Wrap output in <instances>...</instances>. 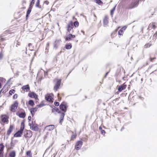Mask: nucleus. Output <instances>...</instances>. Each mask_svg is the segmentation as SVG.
I'll return each mask as SVG.
<instances>
[{"label": "nucleus", "mask_w": 157, "mask_h": 157, "mask_svg": "<svg viewBox=\"0 0 157 157\" xmlns=\"http://www.w3.org/2000/svg\"><path fill=\"white\" fill-rule=\"evenodd\" d=\"M59 108L62 111L61 113L60 117V123L61 124L62 121L63 120V117L64 115V113H65L67 110V107L65 105L64 103H62L60 104L59 106Z\"/></svg>", "instance_id": "nucleus-1"}, {"label": "nucleus", "mask_w": 157, "mask_h": 157, "mask_svg": "<svg viewBox=\"0 0 157 157\" xmlns=\"http://www.w3.org/2000/svg\"><path fill=\"white\" fill-rule=\"evenodd\" d=\"M140 0H134L130 5L128 7L129 9H132L137 7L139 4V2Z\"/></svg>", "instance_id": "nucleus-2"}, {"label": "nucleus", "mask_w": 157, "mask_h": 157, "mask_svg": "<svg viewBox=\"0 0 157 157\" xmlns=\"http://www.w3.org/2000/svg\"><path fill=\"white\" fill-rule=\"evenodd\" d=\"M54 81L56 82L55 85L54 86V90L57 91L59 88L60 85L61 80L60 79H55Z\"/></svg>", "instance_id": "nucleus-3"}, {"label": "nucleus", "mask_w": 157, "mask_h": 157, "mask_svg": "<svg viewBox=\"0 0 157 157\" xmlns=\"http://www.w3.org/2000/svg\"><path fill=\"white\" fill-rule=\"evenodd\" d=\"M18 103L17 101H15L14 103L11 105L10 108V110L14 112L15 111L16 109L17 108Z\"/></svg>", "instance_id": "nucleus-4"}, {"label": "nucleus", "mask_w": 157, "mask_h": 157, "mask_svg": "<svg viewBox=\"0 0 157 157\" xmlns=\"http://www.w3.org/2000/svg\"><path fill=\"white\" fill-rule=\"evenodd\" d=\"M29 125L30 126L31 128L34 131H37L38 129V127L37 126L36 124H33V123H32V124H31L30 123H29Z\"/></svg>", "instance_id": "nucleus-5"}, {"label": "nucleus", "mask_w": 157, "mask_h": 157, "mask_svg": "<svg viewBox=\"0 0 157 157\" xmlns=\"http://www.w3.org/2000/svg\"><path fill=\"white\" fill-rule=\"evenodd\" d=\"M82 144V141L80 140L78 141L75 144V148L76 150H78L79 149Z\"/></svg>", "instance_id": "nucleus-6"}, {"label": "nucleus", "mask_w": 157, "mask_h": 157, "mask_svg": "<svg viewBox=\"0 0 157 157\" xmlns=\"http://www.w3.org/2000/svg\"><path fill=\"white\" fill-rule=\"evenodd\" d=\"M127 87V85L126 83H124L123 85L120 86L118 87V91L119 92H121L123 90H124Z\"/></svg>", "instance_id": "nucleus-7"}, {"label": "nucleus", "mask_w": 157, "mask_h": 157, "mask_svg": "<svg viewBox=\"0 0 157 157\" xmlns=\"http://www.w3.org/2000/svg\"><path fill=\"white\" fill-rule=\"evenodd\" d=\"M52 107V112L54 113L55 114H56V113H60V110L56 107L53 106Z\"/></svg>", "instance_id": "nucleus-8"}, {"label": "nucleus", "mask_w": 157, "mask_h": 157, "mask_svg": "<svg viewBox=\"0 0 157 157\" xmlns=\"http://www.w3.org/2000/svg\"><path fill=\"white\" fill-rule=\"evenodd\" d=\"M127 27L126 26H124L121 28L118 32V34L120 36H122L124 33V32L125 30Z\"/></svg>", "instance_id": "nucleus-9"}, {"label": "nucleus", "mask_w": 157, "mask_h": 157, "mask_svg": "<svg viewBox=\"0 0 157 157\" xmlns=\"http://www.w3.org/2000/svg\"><path fill=\"white\" fill-rule=\"evenodd\" d=\"M23 132V131L20 129L14 134V136L15 137H21L22 134Z\"/></svg>", "instance_id": "nucleus-10"}, {"label": "nucleus", "mask_w": 157, "mask_h": 157, "mask_svg": "<svg viewBox=\"0 0 157 157\" xmlns=\"http://www.w3.org/2000/svg\"><path fill=\"white\" fill-rule=\"evenodd\" d=\"M103 23L104 26L107 25L108 23V17L107 16H105L103 19Z\"/></svg>", "instance_id": "nucleus-11"}, {"label": "nucleus", "mask_w": 157, "mask_h": 157, "mask_svg": "<svg viewBox=\"0 0 157 157\" xmlns=\"http://www.w3.org/2000/svg\"><path fill=\"white\" fill-rule=\"evenodd\" d=\"M54 128V126L52 125H51L46 126L45 128V129L46 130L49 131H51Z\"/></svg>", "instance_id": "nucleus-12"}, {"label": "nucleus", "mask_w": 157, "mask_h": 157, "mask_svg": "<svg viewBox=\"0 0 157 157\" xmlns=\"http://www.w3.org/2000/svg\"><path fill=\"white\" fill-rule=\"evenodd\" d=\"M28 95L29 97L31 98H34L36 99L38 98L37 95L33 92L29 93Z\"/></svg>", "instance_id": "nucleus-13"}, {"label": "nucleus", "mask_w": 157, "mask_h": 157, "mask_svg": "<svg viewBox=\"0 0 157 157\" xmlns=\"http://www.w3.org/2000/svg\"><path fill=\"white\" fill-rule=\"evenodd\" d=\"M61 41L60 39L56 40V41H55V43L54 44V48H57L58 46L60 44Z\"/></svg>", "instance_id": "nucleus-14"}, {"label": "nucleus", "mask_w": 157, "mask_h": 157, "mask_svg": "<svg viewBox=\"0 0 157 157\" xmlns=\"http://www.w3.org/2000/svg\"><path fill=\"white\" fill-rule=\"evenodd\" d=\"M2 121L4 122H7L8 121V119L7 116L6 115H3L2 116Z\"/></svg>", "instance_id": "nucleus-15"}, {"label": "nucleus", "mask_w": 157, "mask_h": 157, "mask_svg": "<svg viewBox=\"0 0 157 157\" xmlns=\"http://www.w3.org/2000/svg\"><path fill=\"white\" fill-rule=\"evenodd\" d=\"M22 89L24 91L28 92L30 90V87L28 85L23 86L22 87Z\"/></svg>", "instance_id": "nucleus-16"}, {"label": "nucleus", "mask_w": 157, "mask_h": 157, "mask_svg": "<svg viewBox=\"0 0 157 157\" xmlns=\"http://www.w3.org/2000/svg\"><path fill=\"white\" fill-rule=\"evenodd\" d=\"M45 99L47 101L52 102V96L50 95H47L45 96Z\"/></svg>", "instance_id": "nucleus-17"}, {"label": "nucleus", "mask_w": 157, "mask_h": 157, "mask_svg": "<svg viewBox=\"0 0 157 157\" xmlns=\"http://www.w3.org/2000/svg\"><path fill=\"white\" fill-rule=\"evenodd\" d=\"M155 28L156 26L155 25V23L154 22H152L151 23L149 24L148 29H150L151 28L155 29Z\"/></svg>", "instance_id": "nucleus-18"}, {"label": "nucleus", "mask_w": 157, "mask_h": 157, "mask_svg": "<svg viewBox=\"0 0 157 157\" xmlns=\"http://www.w3.org/2000/svg\"><path fill=\"white\" fill-rule=\"evenodd\" d=\"M32 9V7L31 6H29V8L28 9V10L27 13H26V17L27 18L28 17H29V15L30 14Z\"/></svg>", "instance_id": "nucleus-19"}, {"label": "nucleus", "mask_w": 157, "mask_h": 157, "mask_svg": "<svg viewBox=\"0 0 157 157\" xmlns=\"http://www.w3.org/2000/svg\"><path fill=\"white\" fill-rule=\"evenodd\" d=\"M13 128V125H10V126L9 128L7 131V135H9L10 134V133L12 131Z\"/></svg>", "instance_id": "nucleus-20"}, {"label": "nucleus", "mask_w": 157, "mask_h": 157, "mask_svg": "<svg viewBox=\"0 0 157 157\" xmlns=\"http://www.w3.org/2000/svg\"><path fill=\"white\" fill-rule=\"evenodd\" d=\"M26 114L25 112H21L19 114L18 116L20 118H24L25 117Z\"/></svg>", "instance_id": "nucleus-21"}, {"label": "nucleus", "mask_w": 157, "mask_h": 157, "mask_svg": "<svg viewBox=\"0 0 157 157\" xmlns=\"http://www.w3.org/2000/svg\"><path fill=\"white\" fill-rule=\"evenodd\" d=\"M116 6V5H115L113 8L110 11V15L112 17L113 16V15L114 13V12L115 10V8Z\"/></svg>", "instance_id": "nucleus-22"}, {"label": "nucleus", "mask_w": 157, "mask_h": 157, "mask_svg": "<svg viewBox=\"0 0 157 157\" xmlns=\"http://www.w3.org/2000/svg\"><path fill=\"white\" fill-rule=\"evenodd\" d=\"M15 152L14 151H11L9 154V156L10 157H15Z\"/></svg>", "instance_id": "nucleus-23"}, {"label": "nucleus", "mask_w": 157, "mask_h": 157, "mask_svg": "<svg viewBox=\"0 0 157 157\" xmlns=\"http://www.w3.org/2000/svg\"><path fill=\"white\" fill-rule=\"evenodd\" d=\"M37 107L32 108L30 109V112L35 113V112L37 111Z\"/></svg>", "instance_id": "nucleus-24"}, {"label": "nucleus", "mask_w": 157, "mask_h": 157, "mask_svg": "<svg viewBox=\"0 0 157 157\" xmlns=\"http://www.w3.org/2000/svg\"><path fill=\"white\" fill-rule=\"evenodd\" d=\"M28 104L29 105L32 106L35 105L33 101L32 100H30L29 101Z\"/></svg>", "instance_id": "nucleus-25"}, {"label": "nucleus", "mask_w": 157, "mask_h": 157, "mask_svg": "<svg viewBox=\"0 0 157 157\" xmlns=\"http://www.w3.org/2000/svg\"><path fill=\"white\" fill-rule=\"evenodd\" d=\"M25 128V123L24 121H23L21 123V126L20 129L23 131Z\"/></svg>", "instance_id": "nucleus-26"}, {"label": "nucleus", "mask_w": 157, "mask_h": 157, "mask_svg": "<svg viewBox=\"0 0 157 157\" xmlns=\"http://www.w3.org/2000/svg\"><path fill=\"white\" fill-rule=\"evenodd\" d=\"M72 135L71 137V140H73L75 138L76 136V133H74L73 132H72Z\"/></svg>", "instance_id": "nucleus-27"}, {"label": "nucleus", "mask_w": 157, "mask_h": 157, "mask_svg": "<svg viewBox=\"0 0 157 157\" xmlns=\"http://www.w3.org/2000/svg\"><path fill=\"white\" fill-rule=\"evenodd\" d=\"M4 146L2 144H0V152H3Z\"/></svg>", "instance_id": "nucleus-28"}, {"label": "nucleus", "mask_w": 157, "mask_h": 157, "mask_svg": "<svg viewBox=\"0 0 157 157\" xmlns=\"http://www.w3.org/2000/svg\"><path fill=\"white\" fill-rule=\"evenodd\" d=\"M96 2L99 5H100L103 4V2L101 1V0H95Z\"/></svg>", "instance_id": "nucleus-29"}, {"label": "nucleus", "mask_w": 157, "mask_h": 157, "mask_svg": "<svg viewBox=\"0 0 157 157\" xmlns=\"http://www.w3.org/2000/svg\"><path fill=\"white\" fill-rule=\"evenodd\" d=\"M26 155L29 157H32V154L30 151H27L26 152Z\"/></svg>", "instance_id": "nucleus-30"}, {"label": "nucleus", "mask_w": 157, "mask_h": 157, "mask_svg": "<svg viewBox=\"0 0 157 157\" xmlns=\"http://www.w3.org/2000/svg\"><path fill=\"white\" fill-rule=\"evenodd\" d=\"M74 25L75 27H78L79 25V23L77 21H75L74 23Z\"/></svg>", "instance_id": "nucleus-31"}, {"label": "nucleus", "mask_w": 157, "mask_h": 157, "mask_svg": "<svg viewBox=\"0 0 157 157\" xmlns=\"http://www.w3.org/2000/svg\"><path fill=\"white\" fill-rule=\"evenodd\" d=\"M15 92V90L13 89L10 90L9 91V94L10 95H12V94H13Z\"/></svg>", "instance_id": "nucleus-32"}, {"label": "nucleus", "mask_w": 157, "mask_h": 157, "mask_svg": "<svg viewBox=\"0 0 157 157\" xmlns=\"http://www.w3.org/2000/svg\"><path fill=\"white\" fill-rule=\"evenodd\" d=\"M3 54L2 52V50L0 52V60H1L3 57Z\"/></svg>", "instance_id": "nucleus-33"}, {"label": "nucleus", "mask_w": 157, "mask_h": 157, "mask_svg": "<svg viewBox=\"0 0 157 157\" xmlns=\"http://www.w3.org/2000/svg\"><path fill=\"white\" fill-rule=\"evenodd\" d=\"M75 37V35H72L71 34H69V40H71V38H74Z\"/></svg>", "instance_id": "nucleus-34"}, {"label": "nucleus", "mask_w": 157, "mask_h": 157, "mask_svg": "<svg viewBox=\"0 0 157 157\" xmlns=\"http://www.w3.org/2000/svg\"><path fill=\"white\" fill-rule=\"evenodd\" d=\"M151 44H149V43L147 44H145L144 46V47L145 48H149L151 46Z\"/></svg>", "instance_id": "nucleus-35"}, {"label": "nucleus", "mask_w": 157, "mask_h": 157, "mask_svg": "<svg viewBox=\"0 0 157 157\" xmlns=\"http://www.w3.org/2000/svg\"><path fill=\"white\" fill-rule=\"evenodd\" d=\"M34 0H32L30 3L29 6H31L32 8V6H33V5L34 4Z\"/></svg>", "instance_id": "nucleus-36"}, {"label": "nucleus", "mask_w": 157, "mask_h": 157, "mask_svg": "<svg viewBox=\"0 0 157 157\" xmlns=\"http://www.w3.org/2000/svg\"><path fill=\"white\" fill-rule=\"evenodd\" d=\"M151 56H151V54H150V61L151 62H152L153 60H154V59H155L156 58L155 57H154V58H152L151 57Z\"/></svg>", "instance_id": "nucleus-37"}, {"label": "nucleus", "mask_w": 157, "mask_h": 157, "mask_svg": "<svg viewBox=\"0 0 157 157\" xmlns=\"http://www.w3.org/2000/svg\"><path fill=\"white\" fill-rule=\"evenodd\" d=\"M32 44L31 43L29 44H28V46L29 47V50L31 51H32L33 49L32 48Z\"/></svg>", "instance_id": "nucleus-38"}, {"label": "nucleus", "mask_w": 157, "mask_h": 157, "mask_svg": "<svg viewBox=\"0 0 157 157\" xmlns=\"http://www.w3.org/2000/svg\"><path fill=\"white\" fill-rule=\"evenodd\" d=\"M44 105V104L42 103V104H40L39 105H37V106L39 108H40V107H41L43 106Z\"/></svg>", "instance_id": "nucleus-39"}, {"label": "nucleus", "mask_w": 157, "mask_h": 157, "mask_svg": "<svg viewBox=\"0 0 157 157\" xmlns=\"http://www.w3.org/2000/svg\"><path fill=\"white\" fill-rule=\"evenodd\" d=\"M18 95L17 94H15L13 96V98L14 99H16L17 98Z\"/></svg>", "instance_id": "nucleus-40"}, {"label": "nucleus", "mask_w": 157, "mask_h": 157, "mask_svg": "<svg viewBox=\"0 0 157 157\" xmlns=\"http://www.w3.org/2000/svg\"><path fill=\"white\" fill-rule=\"evenodd\" d=\"M39 5H40L39 0H37V1L36 4V6L37 7H39Z\"/></svg>", "instance_id": "nucleus-41"}, {"label": "nucleus", "mask_w": 157, "mask_h": 157, "mask_svg": "<svg viewBox=\"0 0 157 157\" xmlns=\"http://www.w3.org/2000/svg\"><path fill=\"white\" fill-rule=\"evenodd\" d=\"M54 104L56 106H58L59 105V103L57 101L55 102Z\"/></svg>", "instance_id": "nucleus-42"}, {"label": "nucleus", "mask_w": 157, "mask_h": 157, "mask_svg": "<svg viewBox=\"0 0 157 157\" xmlns=\"http://www.w3.org/2000/svg\"><path fill=\"white\" fill-rule=\"evenodd\" d=\"M157 34V31L156 32V33L154 34L153 35V37L154 38L156 39V36Z\"/></svg>", "instance_id": "nucleus-43"}, {"label": "nucleus", "mask_w": 157, "mask_h": 157, "mask_svg": "<svg viewBox=\"0 0 157 157\" xmlns=\"http://www.w3.org/2000/svg\"><path fill=\"white\" fill-rule=\"evenodd\" d=\"M101 133L102 134L104 135L105 133V132L104 130H101Z\"/></svg>", "instance_id": "nucleus-44"}, {"label": "nucleus", "mask_w": 157, "mask_h": 157, "mask_svg": "<svg viewBox=\"0 0 157 157\" xmlns=\"http://www.w3.org/2000/svg\"><path fill=\"white\" fill-rule=\"evenodd\" d=\"M3 152H0V157H3Z\"/></svg>", "instance_id": "nucleus-45"}, {"label": "nucleus", "mask_w": 157, "mask_h": 157, "mask_svg": "<svg viewBox=\"0 0 157 157\" xmlns=\"http://www.w3.org/2000/svg\"><path fill=\"white\" fill-rule=\"evenodd\" d=\"M31 117L30 116H29L28 117V120L29 121V122L31 121Z\"/></svg>", "instance_id": "nucleus-46"}, {"label": "nucleus", "mask_w": 157, "mask_h": 157, "mask_svg": "<svg viewBox=\"0 0 157 157\" xmlns=\"http://www.w3.org/2000/svg\"><path fill=\"white\" fill-rule=\"evenodd\" d=\"M57 152L54 153L53 155L52 156V157H55L57 155Z\"/></svg>", "instance_id": "nucleus-47"}, {"label": "nucleus", "mask_w": 157, "mask_h": 157, "mask_svg": "<svg viewBox=\"0 0 157 157\" xmlns=\"http://www.w3.org/2000/svg\"><path fill=\"white\" fill-rule=\"evenodd\" d=\"M61 146H62V148L61 150H64V148H65V146H64V144H62Z\"/></svg>", "instance_id": "nucleus-48"}, {"label": "nucleus", "mask_w": 157, "mask_h": 157, "mask_svg": "<svg viewBox=\"0 0 157 157\" xmlns=\"http://www.w3.org/2000/svg\"><path fill=\"white\" fill-rule=\"evenodd\" d=\"M66 48L67 49H69V44H67L66 45Z\"/></svg>", "instance_id": "nucleus-49"}, {"label": "nucleus", "mask_w": 157, "mask_h": 157, "mask_svg": "<svg viewBox=\"0 0 157 157\" xmlns=\"http://www.w3.org/2000/svg\"><path fill=\"white\" fill-rule=\"evenodd\" d=\"M44 4L48 5L49 4V2L47 1H45L44 2Z\"/></svg>", "instance_id": "nucleus-50"}, {"label": "nucleus", "mask_w": 157, "mask_h": 157, "mask_svg": "<svg viewBox=\"0 0 157 157\" xmlns=\"http://www.w3.org/2000/svg\"><path fill=\"white\" fill-rule=\"evenodd\" d=\"M71 24H70L69 23V30H71V28H70V26H71H71H72V21H71Z\"/></svg>", "instance_id": "nucleus-51"}, {"label": "nucleus", "mask_w": 157, "mask_h": 157, "mask_svg": "<svg viewBox=\"0 0 157 157\" xmlns=\"http://www.w3.org/2000/svg\"><path fill=\"white\" fill-rule=\"evenodd\" d=\"M65 40H69V37L68 36H67L66 37Z\"/></svg>", "instance_id": "nucleus-52"}, {"label": "nucleus", "mask_w": 157, "mask_h": 157, "mask_svg": "<svg viewBox=\"0 0 157 157\" xmlns=\"http://www.w3.org/2000/svg\"><path fill=\"white\" fill-rule=\"evenodd\" d=\"M30 113L31 114V115H32V117H33L35 114V113H32V112H30Z\"/></svg>", "instance_id": "nucleus-53"}, {"label": "nucleus", "mask_w": 157, "mask_h": 157, "mask_svg": "<svg viewBox=\"0 0 157 157\" xmlns=\"http://www.w3.org/2000/svg\"><path fill=\"white\" fill-rule=\"evenodd\" d=\"M108 73H109V72H107L106 73L105 75V77H104L105 78L106 77V76L108 74Z\"/></svg>", "instance_id": "nucleus-54"}, {"label": "nucleus", "mask_w": 157, "mask_h": 157, "mask_svg": "<svg viewBox=\"0 0 157 157\" xmlns=\"http://www.w3.org/2000/svg\"><path fill=\"white\" fill-rule=\"evenodd\" d=\"M67 31L69 32V24L67 25Z\"/></svg>", "instance_id": "nucleus-55"}, {"label": "nucleus", "mask_w": 157, "mask_h": 157, "mask_svg": "<svg viewBox=\"0 0 157 157\" xmlns=\"http://www.w3.org/2000/svg\"><path fill=\"white\" fill-rule=\"evenodd\" d=\"M72 48L71 44L69 43V49H71Z\"/></svg>", "instance_id": "nucleus-56"}, {"label": "nucleus", "mask_w": 157, "mask_h": 157, "mask_svg": "<svg viewBox=\"0 0 157 157\" xmlns=\"http://www.w3.org/2000/svg\"><path fill=\"white\" fill-rule=\"evenodd\" d=\"M119 28V27H118L117 29H116L115 31L114 32V33H115L117 32V31L118 30V29Z\"/></svg>", "instance_id": "nucleus-57"}, {"label": "nucleus", "mask_w": 157, "mask_h": 157, "mask_svg": "<svg viewBox=\"0 0 157 157\" xmlns=\"http://www.w3.org/2000/svg\"><path fill=\"white\" fill-rule=\"evenodd\" d=\"M49 43H48L47 44V46L46 48V50L47 49V48L48 47V46H49Z\"/></svg>", "instance_id": "nucleus-58"}, {"label": "nucleus", "mask_w": 157, "mask_h": 157, "mask_svg": "<svg viewBox=\"0 0 157 157\" xmlns=\"http://www.w3.org/2000/svg\"><path fill=\"white\" fill-rule=\"evenodd\" d=\"M99 129L101 130V131L102 130V128L101 126L99 127Z\"/></svg>", "instance_id": "nucleus-59"}, {"label": "nucleus", "mask_w": 157, "mask_h": 157, "mask_svg": "<svg viewBox=\"0 0 157 157\" xmlns=\"http://www.w3.org/2000/svg\"><path fill=\"white\" fill-rule=\"evenodd\" d=\"M44 75L45 76L46 75H47V72H46L45 71H44Z\"/></svg>", "instance_id": "nucleus-60"}, {"label": "nucleus", "mask_w": 157, "mask_h": 157, "mask_svg": "<svg viewBox=\"0 0 157 157\" xmlns=\"http://www.w3.org/2000/svg\"><path fill=\"white\" fill-rule=\"evenodd\" d=\"M124 129V127H122L121 130V131H122V130H123Z\"/></svg>", "instance_id": "nucleus-61"}, {"label": "nucleus", "mask_w": 157, "mask_h": 157, "mask_svg": "<svg viewBox=\"0 0 157 157\" xmlns=\"http://www.w3.org/2000/svg\"><path fill=\"white\" fill-rule=\"evenodd\" d=\"M143 27H142L141 29V31L142 32V33L143 32Z\"/></svg>", "instance_id": "nucleus-62"}, {"label": "nucleus", "mask_w": 157, "mask_h": 157, "mask_svg": "<svg viewBox=\"0 0 157 157\" xmlns=\"http://www.w3.org/2000/svg\"><path fill=\"white\" fill-rule=\"evenodd\" d=\"M2 87V85L1 83L0 82V89Z\"/></svg>", "instance_id": "nucleus-63"}, {"label": "nucleus", "mask_w": 157, "mask_h": 157, "mask_svg": "<svg viewBox=\"0 0 157 157\" xmlns=\"http://www.w3.org/2000/svg\"><path fill=\"white\" fill-rule=\"evenodd\" d=\"M130 87V85H129L128 86V89H129V88Z\"/></svg>", "instance_id": "nucleus-64"}]
</instances>
